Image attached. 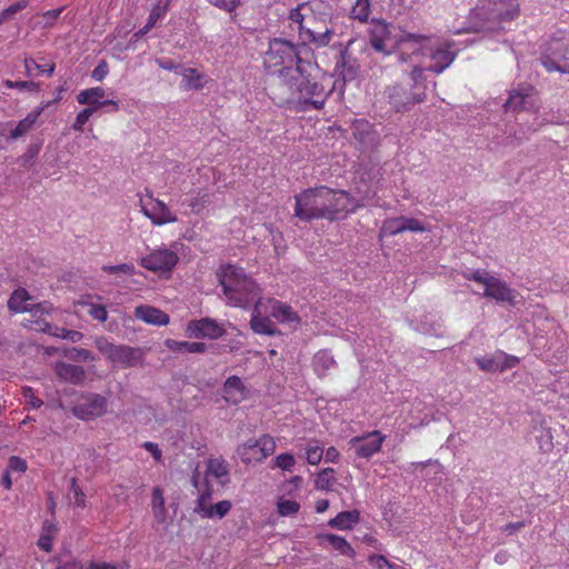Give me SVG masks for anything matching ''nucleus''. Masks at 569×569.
Returning <instances> with one entry per match:
<instances>
[{"mask_svg":"<svg viewBox=\"0 0 569 569\" xmlns=\"http://www.w3.org/2000/svg\"><path fill=\"white\" fill-rule=\"evenodd\" d=\"M405 231V217L388 219L381 227L382 236H396Z\"/></svg>","mask_w":569,"mask_h":569,"instance_id":"a19ab883","label":"nucleus"},{"mask_svg":"<svg viewBox=\"0 0 569 569\" xmlns=\"http://www.w3.org/2000/svg\"><path fill=\"white\" fill-rule=\"evenodd\" d=\"M182 87L187 90H201L207 84V77L193 68H182Z\"/></svg>","mask_w":569,"mask_h":569,"instance_id":"2f4dec72","label":"nucleus"},{"mask_svg":"<svg viewBox=\"0 0 569 569\" xmlns=\"http://www.w3.org/2000/svg\"><path fill=\"white\" fill-rule=\"evenodd\" d=\"M371 13V0H356L351 9L355 19L363 22L367 21Z\"/></svg>","mask_w":569,"mask_h":569,"instance_id":"a18cd8bd","label":"nucleus"},{"mask_svg":"<svg viewBox=\"0 0 569 569\" xmlns=\"http://www.w3.org/2000/svg\"><path fill=\"white\" fill-rule=\"evenodd\" d=\"M385 439L386 437L380 431L375 430L351 438L348 445L353 449L356 456L368 459L381 450Z\"/></svg>","mask_w":569,"mask_h":569,"instance_id":"dca6fc26","label":"nucleus"},{"mask_svg":"<svg viewBox=\"0 0 569 569\" xmlns=\"http://www.w3.org/2000/svg\"><path fill=\"white\" fill-rule=\"evenodd\" d=\"M551 386L555 392L569 400V373H562Z\"/></svg>","mask_w":569,"mask_h":569,"instance_id":"603ef678","label":"nucleus"},{"mask_svg":"<svg viewBox=\"0 0 569 569\" xmlns=\"http://www.w3.org/2000/svg\"><path fill=\"white\" fill-rule=\"evenodd\" d=\"M320 546L328 543L340 555L355 558L356 551L351 545L341 536L335 533H320L317 536Z\"/></svg>","mask_w":569,"mask_h":569,"instance_id":"c756f323","label":"nucleus"},{"mask_svg":"<svg viewBox=\"0 0 569 569\" xmlns=\"http://www.w3.org/2000/svg\"><path fill=\"white\" fill-rule=\"evenodd\" d=\"M108 399L94 392L82 393L72 407V413L80 420L90 421L104 416L108 411Z\"/></svg>","mask_w":569,"mask_h":569,"instance_id":"f8f14e48","label":"nucleus"},{"mask_svg":"<svg viewBox=\"0 0 569 569\" xmlns=\"http://www.w3.org/2000/svg\"><path fill=\"white\" fill-rule=\"evenodd\" d=\"M102 270L109 274H133L136 272V268L132 263H120L116 266H103Z\"/></svg>","mask_w":569,"mask_h":569,"instance_id":"4d7b16f0","label":"nucleus"},{"mask_svg":"<svg viewBox=\"0 0 569 569\" xmlns=\"http://www.w3.org/2000/svg\"><path fill=\"white\" fill-rule=\"evenodd\" d=\"M476 363L486 372H501V365H499V351L491 356L476 357Z\"/></svg>","mask_w":569,"mask_h":569,"instance_id":"ea45409f","label":"nucleus"},{"mask_svg":"<svg viewBox=\"0 0 569 569\" xmlns=\"http://www.w3.org/2000/svg\"><path fill=\"white\" fill-rule=\"evenodd\" d=\"M465 278L471 281H476L485 287L483 296L491 298L498 302H508L516 305V291L511 289L505 281L497 277L489 274L486 270L477 269L470 272H466Z\"/></svg>","mask_w":569,"mask_h":569,"instance_id":"1a4fd4ad","label":"nucleus"},{"mask_svg":"<svg viewBox=\"0 0 569 569\" xmlns=\"http://www.w3.org/2000/svg\"><path fill=\"white\" fill-rule=\"evenodd\" d=\"M396 43L400 62H408L411 58L417 59L419 56L428 57L431 63L427 69L435 73L443 72L457 56L451 49V42L440 41L429 36L403 33Z\"/></svg>","mask_w":569,"mask_h":569,"instance_id":"f03ea898","label":"nucleus"},{"mask_svg":"<svg viewBox=\"0 0 569 569\" xmlns=\"http://www.w3.org/2000/svg\"><path fill=\"white\" fill-rule=\"evenodd\" d=\"M41 112H42L41 108H38V109L29 112L22 120L19 121V123L16 126V128L10 131L9 138L12 140H17V139L26 136L28 132H30L33 129L34 123L37 122Z\"/></svg>","mask_w":569,"mask_h":569,"instance_id":"473e14b6","label":"nucleus"},{"mask_svg":"<svg viewBox=\"0 0 569 569\" xmlns=\"http://www.w3.org/2000/svg\"><path fill=\"white\" fill-rule=\"evenodd\" d=\"M270 317L281 323H299V317L290 306L276 299H263Z\"/></svg>","mask_w":569,"mask_h":569,"instance_id":"a878e982","label":"nucleus"},{"mask_svg":"<svg viewBox=\"0 0 569 569\" xmlns=\"http://www.w3.org/2000/svg\"><path fill=\"white\" fill-rule=\"evenodd\" d=\"M302 61L297 48L283 39H272L263 56V67L270 74L278 77Z\"/></svg>","mask_w":569,"mask_h":569,"instance_id":"0eeeda50","label":"nucleus"},{"mask_svg":"<svg viewBox=\"0 0 569 569\" xmlns=\"http://www.w3.org/2000/svg\"><path fill=\"white\" fill-rule=\"evenodd\" d=\"M7 470L9 472L24 473L27 470V462L20 457L11 456L8 460Z\"/></svg>","mask_w":569,"mask_h":569,"instance_id":"680f3d73","label":"nucleus"},{"mask_svg":"<svg viewBox=\"0 0 569 569\" xmlns=\"http://www.w3.org/2000/svg\"><path fill=\"white\" fill-rule=\"evenodd\" d=\"M23 396L26 397L27 399V402L28 405L31 407V408H40L42 406V400H40L39 398L34 397L31 388H26L23 390Z\"/></svg>","mask_w":569,"mask_h":569,"instance_id":"774afa93","label":"nucleus"},{"mask_svg":"<svg viewBox=\"0 0 569 569\" xmlns=\"http://www.w3.org/2000/svg\"><path fill=\"white\" fill-rule=\"evenodd\" d=\"M333 37V30L328 26H319L316 29H309L308 33L300 34V40L306 44H312L316 48L328 46Z\"/></svg>","mask_w":569,"mask_h":569,"instance_id":"bb28decb","label":"nucleus"},{"mask_svg":"<svg viewBox=\"0 0 569 569\" xmlns=\"http://www.w3.org/2000/svg\"><path fill=\"white\" fill-rule=\"evenodd\" d=\"M134 317L148 325L164 326L169 323V316L150 306H139L134 309Z\"/></svg>","mask_w":569,"mask_h":569,"instance_id":"c85d7f7f","label":"nucleus"},{"mask_svg":"<svg viewBox=\"0 0 569 569\" xmlns=\"http://www.w3.org/2000/svg\"><path fill=\"white\" fill-rule=\"evenodd\" d=\"M147 197L150 200L149 204H146L143 200L140 199L141 211L154 226H163L178 221V217L171 212L162 200L153 198L150 191H147Z\"/></svg>","mask_w":569,"mask_h":569,"instance_id":"2eb2a0df","label":"nucleus"},{"mask_svg":"<svg viewBox=\"0 0 569 569\" xmlns=\"http://www.w3.org/2000/svg\"><path fill=\"white\" fill-rule=\"evenodd\" d=\"M407 230L416 231V232H423L426 230V228L419 220L405 217V231H407Z\"/></svg>","mask_w":569,"mask_h":569,"instance_id":"69168bd1","label":"nucleus"},{"mask_svg":"<svg viewBox=\"0 0 569 569\" xmlns=\"http://www.w3.org/2000/svg\"><path fill=\"white\" fill-rule=\"evenodd\" d=\"M79 307L86 309V311L94 319L100 322H104L108 318V312L102 305H94L87 301H80Z\"/></svg>","mask_w":569,"mask_h":569,"instance_id":"49530a36","label":"nucleus"},{"mask_svg":"<svg viewBox=\"0 0 569 569\" xmlns=\"http://www.w3.org/2000/svg\"><path fill=\"white\" fill-rule=\"evenodd\" d=\"M142 448L146 449L148 452H150L156 461H161L162 452L157 443L151 442V441H146L142 443Z\"/></svg>","mask_w":569,"mask_h":569,"instance_id":"338daca9","label":"nucleus"},{"mask_svg":"<svg viewBox=\"0 0 569 569\" xmlns=\"http://www.w3.org/2000/svg\"><path fill=\"white\" fill-rule=\"evenodd\" d=\"M300 503L296 500L280 497L277 501V511L281 517H291L299 512Z\"/></svg>","mask_w":569,"mask_h":569,"instance_id":"79ce46f5","label":"nucleus"},{"mask_svg":"<svg viewBox=\"0 0 569 569\" xmlns=\"http://www.w3.org/2000/svg\"><path fill=\"white\" fill-rule=\"evenodd\" d=\"M66 357L73 359V360H83V361H93L94 357L93 355L82 348H71L66 353Z\"/></svg>","mask_w":569,"mask_h":569,"instance_id":"13d9d810","label":"nucleus"},{"mask_svg":"<svg viewBox=\"0 0 569 569\" xmlns=\"http://www.w3.org/2000/svg\"><path fill=\"white\" fill-rule=\"evenodd\" d=\"M519 12L518 0H481L469 12V26L466 29L457 30L456 33L499 31L503 29V22L516 19Z\"/></svg>","mask_w":569,"mask_h":569,"instance_id":"7ed1b4c3","label":"nucleus"},{"mask_svg":"<svg viewBox=\"0 0 569 569\" xmlns=\"http://www.w3.org/2000/svg\"><path fill=\"white\" fill-rule=\"evenodd\" d=\"M328 4L322 0H309L297 4L289 12L291 28H296L298 34L309 32V29H316L325 26L328 18Z\"/></svg>","mask_w":569,"mask_h":569,"instance_id":"423d86ee","label":"nucleus"},{"mask_svg":"<svg viewBox=\"0 0 569 569\" xmlns=\"http://www.w3.org/2000/svg\"><path fill=\"white\" fill-rule=\"evenodd\" d=\"M273 465L283 471H291L296 465V459L291 453H280L274 458Z\"/></svg>","mask_w":569,"mask_h":569,"instance_id":"5fc2aeb1","label":"nucleus"},{"mask_svg":"<svg viewBox=\"0 0 569 569\" xmlns=\"http://www.w3.org/2000/svg\"><path fill=\"white\" fill-rule=\"evenodd\" d=\"M231 510V502L229 500H221L214 505L210 503L208 507L199 510V516L207 519H222Z\"/></svg>","mask_w":569,"mask_h":569,"instance_id":"e433bc0d","label":"nucleus"},{"mask_svg":"<svg viewBox=\"0 0 569 569\" xmlns=\"http://www.w3.org/2000/svg\"><path fill=\"white\" fill-rule=\"evenodd\" d=\"M151 510L158 523H164L167 521L168 511L166 509L163 491L159 487L152 489Z\"/></svg>","mask_w":569,"mask_h":569,"instance_id":"c9c22d12","label":"nucleus"},{"mask_svg":"<svg viewBox=\"0 0 569 569\" xmlns=\"http://www.w3.org/2000/svg\"><path fill=\"white\" fill-rule=\"evenodd\" d=\"M386 92L389 103L399 112L407 111L412 106L423 102L426 99V93L423 91L408 92L400 86H391Z\"/></svg>","mask_w":569,"mask_h":569,"instance_id":"f3484780","label":"nucleus"},{"mask_svg":"<svg viewBox=\"0 0 569 569\" xmlns=\"http://www.w3.org/2000/svg\"><path fill=\"white\" fill-rule=\"evenodd\" d=\"M164 346L173 351L179 353H203L207 350V347L203 342H190V341H178L174 339H167L164 341Z\"/></svg>","mask_w":569,"mask_h":569,"instance_id":"72a5a7b5","label":"nucleus"},{"mask_svg":"<svg viewBox=\"0 0 569 569\" xmlns=\"http://www.w3.org/2000/svg\"><path fill=\"white\" fill-rule=\"evenodd\" d=\"M94 112H96V108H84L83 110H81L77 114V117L72 123V129L76 131H82L84 124L88 122V120Z\"/></svg>","mask_w":569,"mask_h":569,"instance_id":"6e6d98bb","label":"nucleus"},{"mask_svg":"<svg viewBox=\"0 0 569 569\" xmlns=\"http://www.w3.org/2000/svg\"><path fill=\"white\" fill-rule=\"evenodd\" d=\"M295 216L303 221L336 220L353 211L359 204L343 190L326 186L307 189L295 196Z\"/></svg>","mask_w":569,"mask_h":569,"instance_id":"f257e3e1","label":"nucleus"},{"mask_svg":"<svg viewBox=\"0 0 569 569\" xmlns=\"http://www.w3.org/2000/svg\"><path fill=\"white\" fill-rule=\"evenodd\" d=\"M29 329L38 331V332H44L52 337L70 340L72 342H78L82 339L83 335L80 331L77 330H68L64 328H59L56 326H51L47 319H37L31 320L29 325Z\"/></svg>","mask_w":569,"mask_h":569,"instance_id":"5701e85b","label":"nucleus"},{"mask_svg":"<svg viewBox=\"0 0 569 569\" xmlns=\"http://www.w3.org/2000/svg\"><path fill=\"white\" fill-rule=\"evenodd\" d=\"M499 365H501V372L515 368L519 363V358L516 356L507 355L503 351H499Z\"/></svg>","mask_w":569,"mask_h":569,"instance_id":"e2e57ef3","label":"nucleus"},{"mask_svg":"<svg viewBox=\"0 0 569 569\" xmlns=\"http://www.w3.org/2000/svg\"><path fill=\"white\" fill-rule=\"evenodd\" d=\"M224 329L222 325L210 318L192 320L187 326V335L190 338L218 339L222 337Z\"/></svg>","mask_w":569,"mask_h":569,"instance_id":"aec40b11","label":"nucleus"},{"mask_svg":"<svg viewBox=\"0 0 569 569\" xmlns=\"http://www.w3.org/2000/svg\"><path fill=\"white\" fill-rule=\"evenodd\" d=\"M109 72V67L106 61L99 62V64L92 71V78L97 81H102Z\"/></svg>","mask_w":569,"mask_h":569,"instance_id":"0e129e2a","label":"nucleus"},{"mask_svg":"<svg viewBox=\"0 0 569 569\" xmlns=\"http://www.w3.org/2000/svg\"><path fill=\"white\" fill-rule=\"evenodd\" d=\"M323 457V447L319 441L313 440L308 442L306 447V459L309 465L317 466Z\"/></svg>","mask_w":569,"mask_h":569,"instance_id":"37998d69","label":"nucleus"},{"mask_svg":"<svg viewBox=\"0 0 569 569\" xmlns=\"http://www.w3.org/2000/svg\"><path fill=\"white\" fill-rule=\"evenodd\" d=\"M203 488H199V497L194 507V512L198 515L201 508L208 507L212 500V485H207L203 481Z\"/></svg>","mask_w":569,"mask_h":569,"instance_id":"3c124183","label":"nucleus"},{"mask_svg":"<svg viewBox=\"0 0 569 569\" xmlns=\"http://www.w3.org/2000/svg\"><path fill=\"white\" fill-rule=\"evenodd\" d=\"M560 47L558 41H552L548 49L550 54L541 58V63L548 72L569 73V63L561 62V59L566 57V52Z\"/></svg>","mask_w":569,"mask_h":569,"instance_id":"b1692460","label":"nucleus"},{"mask_svg":"<svg viewBox=\"0 0 569 569\" xmlns=\"http://www.w3.org/2000/svg\"><path fill=\"white\" fill-rule=\"evenodd\" d=\"M336 366L337 362L328 350H320L312 358V367L319 378L327 376Z\"/></svg>","mask_w":569,"mask_h":569,"instance_id":"7c9ffc66","label":"nucleus"},{"mask_svg":"<svg viewBox=\"0 0 569 569\" xmlns=\"http://www.w3.org/2000/svg\"><path fill=\"white\" fill-rule=\"evenodd\" d=\"M359 511L350 510L339 512L335 518L328 521V525L331 528H336L339 530H350L352 529L359 521Z\"/></svg>","mask_w":569,"mask_h":569,"instance_id":"f704fd0d","label":"nucleus"},{"mask_svg":"<svg viewBox=\"0 0 569 569\" xmlns=\"http://www.w3.org/2000/svg\"><path fill=\"white\" fill-rule=\"evenodd\" d=\"M371 47L386 56L391 53L389 42L391 41V26L383 20H373L369 29Z\"/></svg>","mask_w":569,"mask_h":569,"instance_id":"6ab92c4d","label":"nucleus"},{"mask_svg":"<svg viewBox=\"0 0 569 569\" xmlns=\"http://www.w3.org/2000/svg\"><path fill=\"white\" fill-rule=\"evenodd\" d=\"M94 345L110 362L123 368L136 367L144 359V351L139 347L114 345L103 337L98 338Z\"/></svg>","mask_w":569,"mask_h":569,"instance_id":"6e6552de","label":"nucleus"},{"mask_svg":"<svg viewBox=\"0 0 569 569\" xmlns=\"http://www.w3.org/2000/svg\"><path fill=\"white\" fill-rule=\"evenodd\" d=\"M308 63L303 60L279 76L281 84L289 93V100L311 104L315 109L323 107L326 93L323 87L307 73Z\"/></svg>","mask_w":569,"mask_h":569,"instance_id":"39448f33","label":"nucleus"},{"mask_svg":"<svg viewBox=\"0 0 569 569\" xmlns=\"http://www.w3.org/2000/svg\"><path fill=\"white\" fill-rule=\"evenodd\" d=\"M164 12H166L164 8H161L160 6H158L157 8H153L148 17V21H147L146 26L143 28H141L134 36L140 37V36L148 33L154 27L157 21L163 17Z\"/></svg>","mask_w":569,"mask_h":569,"instance_id":"8fccbe9b","label":"nucleus"},{"mask_svg":"<svg viewBox=\"0 0 569 569\" xmlns=\"http://www.w3.org/2000/svg\"><path fill=\"white\" fill-rule=\"evenodd\" d=\"M4 87L9 89H18L19 91H30V92H38L39 91V84L33 81H12V80H6L3 82Z\"/></svg>","mask_w":569,"mask_h":569,"instance_id":"864d4df0","label":"nucleus"},{"mask_svg":"<svg viewBox=\"0 0 569 569\" xmlns=\"http://www.w3.org/2000/svg\"><path fill=\"white\" fill-rule=\"evenodd\" d=\"M31 300L30 295L23 288H19L12 292L8 300V307L13 312H29L30 319L27 320L26 327L29 328L31 320L44 319L53 311V307L50 302L43 301L37 305H29Z\"/></svg>","mask_w":569,"mask_h":569,"instance_id":"9b49d317","label":"nucleus"},{"mask_svg":"<svg viewBox=\"0 0 569 569\" xmlns=\"http://www.w3.org/2000/svg\"><path fill=\"white\" fill-rule=\"evenodd\" d=\"M106 91L102 87H92L81 90L77 94L79 104L88 106L87 108H96V111L102 107H110V111H118L120 109L119 101L112 99H104Z\"/></svg>","mask_w":569,"mask_h":569,"instance_id":"a211bd4d","label":"nucleus"},{"mask_svg":"<svg viewBox=\"0 0 569 569\" xmlns=\"http://www.w3.org/2000/svg\"><path fill=\"white\" fill-rule=\"evenodd\" d=\"M68 496L74 507L86 508V506H87L86 495L82 491V489L78 486L76 478H72L70 480V488H69Z\"/></svg>","mask_w":569,"mask_h":569,"instance_id":"c03bdc74","label":"nucleus"},{"mask_svg":"<svg viewBox=\"0 0 569 569\" xmlns=\"http://www.w3.org/2000/svg\"><path fill=\"white\" fill-rule=\"evenodd\" d=\"M56 531H57V527L52 521L47 520L43 522L42 531H41L40 538L38 540V546L42 550H44L47 552L51 551L52 539H53V536L56 535Z\"/></svg>","mask_w":569,"mask_h":569,"instance_id":"58836bf2","label":"nucleus"},{"mask_svg":"<svg viewBox=\"0 0 569 569\" xmlns=\"http://www.w3.org/2000/svg\"><path fill=\"white\" fill-rule=\"evenodd\" d=\"M538 97L536 90L530 84H520L518 88L510 91L509 98L506 101V109L519 110H533L539 109Z\"/></svg>","mask_w":569,"mask_h":569,"instance_id":"4468645a","label":"nucleus"},{"mask_svg":"<svg viewBox=\"0 0 569 569\" xmlns=\"http://www.w3.org/2000/svg\"><path fill=\"white\" fill-rule=\"evenodd\" d=\"M336 482V471L333 468H325L321 470L316 479L315 487L318 490L330 491Z\"/></svg>","mask_w":569,"mask_h":569,"instance_id":"4c0bfd02","label":"nucleus"},{"mask_svg":"<svg viewBox=\"0 0 569 569\" xmlns=\"http://www.w3.org/2000/svg\"><path fill=\"white\" fill-rule=\"evenodd\" d=\"M209 203V194L207 192H198L194 197L188 200V206L196 214H200Z\"/></svg>","mask_w":569,"mask_h":569,"instance_id":"de8ad7c7","label":"nucleus"},{"mask_svg":"<svg viewBox=\"0 0 569 569\" xmlns=\"http://www.w3.org/2000/svg\"><path fill=\"white\" fill-rule=\"evenodd\" d=\"M274 450V438L269 435H262L258 439L250 438L240 443L236 449V455L243 465L251 466L264 461L273 455Z\"/></svg>","mask_w":569,"mask_h":569,"instance_id":"9d476101","label":"nucleus"},{"mask_svg":"<svg viewBox=\"0 0 569 569\" xmlns=\"http://www.w3.org/2000/svg\"><path fill=\"white\" fill-rule=\"evenodd\" d=\"M24 67L29 76L32 74L33 70L48 76H51L54 71V63L40 64L31 58L24 60Z\"/></svg>","mask_w":569,"mask_h":569,"instance_id":"09e8293b","label":"nucleus"},{"mask_svg":"<svg viewBox=\"0 0 569 569\" xmlns=\"http://www.w3.org/2000/svg\"><path fill=\"white\" fill-rule=\"evenodd\" d=\"M230 480L229 477V465L222 458H209L206 462V471L203 481L207 485H213V482L223 487Z\"/></svg>","mask_w":569,"mask_h":569,"instance_id":"4be33fe9","label":"nucleus"},{"mask_svg":"<svg viewBox=\"0 0 569 569\" xmlns=\"http://www.w3.org/2000/svg\"><path fill=\"white\" fill-rule=\"evenodd\" d=\"M207 1L211 6L220 9V10H223L226 12H229V13L234 11L240 4V0H207Z\"/></svg>","mask_w":569,"mask_h":569,"instance_id":"052dcab7","label":"nucleus"},{"mask_svg":"<svg viewBox=\"0 0 569 569\" xmlns=\"http://www.w3.org/2000/svg\"><path fill=\"white\" fill-rule=\"evenodd\" d=\"M217 276L227 305L246 309L260 299L258 286L242 268L226 264L219 269Z\"/></svg>","mask_w":569,"mask_h":569,"instance_id":"20e7f679","label":"nucleus"},{"mask_svg":"<svg viewBox=\"0 0 569 569\" xmlns=\"http://www.w3.org/2000/svg\"><path fill=\"white\" fill-rule=\"evenodd\" d=\"M368 562L376 569H396V566L381 555L369 556Z\"/></svg>","mask_w":569,"mask_h":569,"instance_id":"bf43d9fd","label":"nucleus"},{"mask_svg":"<svg viewBox=\"0 0 569 569\" xmlns=\"http://www.w3.org/2000/svg\"><path fill=\"white\" fill-rule=\"evenodd\" d=\"M179 261L178 253L167 247L151 250L141 257L140 264L152 272L169 273Z\"/></svg>","mask_w":569,"mask_h":569,"instance_id":"ddd939ff","label":"nucleus"},{"mask_svg":"<svg viewBox=\"0 0 569 569\" xmlns=\"http://www.w3.org/2000/svg\"><path fill=\"white\" fill-rule=\"evenodd\" d=\"M54 371L61 380L72 385H82L86 379V371L80 366L57 362Z\"/></svg>","mask_w":569,"mask_h":569,"instance_id":"cd10ccee","label":"nucleus"},{"mask_svg":"<svg viewBox=\"0 0 569 569\" xmlns=\"http://www.w3.org/2000/svg\"><path fill=\"white\" fill-rule=\"evenodd\" d=\"M248 396V389L243 381L237 377H229L222 388V397L230 405H239Z\"/></svg>","mask_w":569,"mask_h":569,"instance_id":"393cba45","label":"nucleus"},{"mask_svg":"<svg viewBox=\"0 0 569 569\" xmlns=\"http://www.w3.org/2000/svg\"><path fill=\"white\" fill-rule=\"evenodd\" d=\"M263 303V299H258L254 302V307L251 312L250 327L256 333L274 336L276 333H278V330L274 327V325L270 321L269 311Z\"/></svg>","mask_w":569,"mask_h":569,"instance_id":"412c9836","label":"nucleus"}]
</instances>
